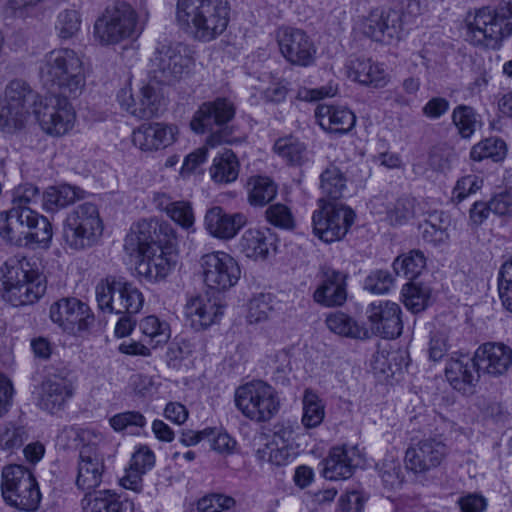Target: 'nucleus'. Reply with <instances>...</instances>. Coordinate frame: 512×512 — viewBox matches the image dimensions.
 I'll return each instance as SVG.
<instances>
[{
	"label": "nucleus",
	"instance_id": "nucleus-1",
	"mask_svg": "<svg viewBox=\"0 0 512 512\" xmlns=\"http://www.w3.org/2000/svg\"><path fill=\"white\" fill-rule=\"evenodd\" d=\"M88 73L83 56L70 48H58L46 53L39 64L42 85L71 99L78 98L84 92Z\"/></svg>",
	"mask_w": 512,
	"mask_h": 512
},
{
	"label": "nucleus",
	"instance_id": "nucleus-2",
	"mask_svg": "<svg viewBox=\"0 0 512 512\" xmlns=\"http://www.w3.org/2000/svg\"><path fill=\"white\" fill-rule=\"evenodd\" d=\"M230 6L227 0H177L176 21L194 40L210 42L227 29Z\"/></svg>",
	"mask_w": 512,
	"mask_h": 512
},
{
	"label": "nucleus",
	"instance_id": "nucleus-3",
	"mask_svg": "<svg viewBox=\"0 0 512 512\" xmlns=\"http://www.w3.org/2000/svg\"><path fill=\"white\" fill-rule=\"evenodd\" d=\"M0 272L2 298L13 307L33 305L46 292L44 275L24 257L8 259Z\"/></svg>",
	"mask_w": 512,
	"mask_h": 512
},
{
	"label": "nucleus",
	"instance_id": "nucleus-4",
	"mask_svg": "<svg viewBox=\"0 0 512 512\" xmlns=\"http://www.w3.org/2000/svg\"><path fill=\"white\" fill-rule=\"evenodd\" d=\"M466 39L474 45L495 47L507 36H512V1L496 11L481 8L465 18Z\"/></svg>",
	"mask_w": 512,
	"mask_h": 512
},
{
	"label": "nucleus",
	"instance_id": "nucleus-5",
	"mask_svg": "<svg viewBox=\"0 0 512 512\" xmlns=\"http://www.w3.org/2000/svg\"><path fill=\"white\" fill-rule=\"evenodd\" d=\"M104 224L98 208L83 203L72 209L63 223V241L73 251H83L95 246L101 239Z\"/></svg>",
	"mask_w": 512,
	"mask_h": 512
},
{
	"label": "nucleus",
	"instance_id": "nucleus-6",
	"mask_svg": "<svg viewBox=\"0 0 512 512\" xmlns=\"http://www.w3.org/2000/svg\"><path fill=\"white\" fill-rule=\"evenodd\" d=\"M142 29L137 11L126 2H118L95 21L94 37L101 45H112L138 37Z\"/></svg>",
	"mask_w": 512,
	"mask_h": 512
},
{
	"label": "nucleus",
	"instance_id": "nucleus-7",
	"mask_svg": "<svg viewBox=\"0 0 512 512\" xmlns=\"http://www.w3.org/2000/svg\"><path fill=\"white\" fill-rule=\"evenodd\" d=\"M235 405L245 418L256 423H266L276 416L281 403L275 388L257 380L236 389Z\"/></svg>",
	"mask_w": 512,
	"mask_h": 512
},
{
	"label": "nucleus",
	"instance_id": "nucleus-8",
	"mask_svg": "<svg viewBox=\"0 0 512 512\" xmlns=\"http://www.w3.org/2000/svg\"><path fill=\"white\" fill-rule=\"evenodd\" d=\"M2 496L7 504L21 511L37 510L41 500L38 483L32 472L22 465H8L2 470Z\"/></svg>",
	"mask_w": 512,
	"mask_h": 512
},
{
	"label": "nucleus",
	"instance_id": "nucleus-9",
	"mask_svg": "<svg viewBox=\"0 0 512 512\" xmlns=\"http://www.w3.org/2000/svg\"><path fill=\"white\" fill-rule=\"evenodd\" d=\"M82 446L79 449L75 485L82 491L97 488L103 479L106 466L101 450L103 437L90 429H83L79 434Z\"/></svg>",
	"mask_w": 512,
	"mask_h": 512
},
{
	"label": "nucleus",
	"instance_id": "nucleus-10",
	"mask_svg": "<svg viewBox=\"0 0 512 512\" xmlns=\"http://www.w3.org/2000/svg\"><path fill=\"white\" fill-rule=\"evenodd\" d=\"M98 307L109 314H135L144 303L142 293L131 283L113 276L101 280L95 289Z\"/></svg>",
	"mask_w": 512,
	"mask_h": 512
},
{
	"label": "nucleus",
	"instance_id": "nucleus-11",
	"mask_svg": "<svg viewBox=\"0 0 512 512\" xmlns=\"http://www.w3.org/2000/svg\"><path fill=\"white\" fill-rule=\"evenodd\" d=\"M69 99L66 95L54 93L35 103L33 113L45 134L61 137L74 128L77 116Z\"/></svg>",
	"mask_w": 512,
	"mask_h": 512
},
{
	"label": "nucleus",
	"instance_id": "nucleus-12",
	"mask_svg": "<svg viewBox=\"0 0 512 512\" xmlns=\"http://www.w3.org/2000/svg\"><path fill=\"white\" fill-rule=\"evenodd\" d=\"M319 209L312 216L313 230L322 241L331 243L342 239L354 221V211L336 202L318 201Z\"/></svg>",
	"mask_w": 512,
	"mask_h": 512
},
{
	"label": "nucleus",
	"instance_id": "nucleus-13",
	"mask_svg": "<svg viewBox=\"0 0 512 512\" xmlns=\"http://www.w3.org/2000/svg\"><path fill=\"white\" fill-rule=\"evenodd\" d=\"M151 61L155 78L167 84L182 79L194 65L189 48L181 43L162 45Z\"/></svg>",
	"mask_w": 512,
	"mask_h": 512
},
{
	"label": "nucleus",
	"instance_id": "nucleus-14",
	"mask_svg": "<svg viewBox=\"0 0 512 512\" xmlns=\"http://www.w3.org/2000/svg\"><path fill=\"white\" fill-rule=\"evenodd\" d=\"M275 38L280 54L289 64L306 68L315 63L317 48L304 30L282 26L276 30Z\"/></svg>",
	"mask_w": 512,
	"mask_h": 512
},
{
	"label": "nucleus",
	"instance_id": "nucleus-15",
	"mask_svg": "<svg viewBox=\"0 0 512 512\" xmlns=\"http://www.w3.org/2000/svg\"><path fill=\"white\" fill-rule=\"evenodd\" d=\"M359 28L373 41L391 44L400 39L403 28L402 14L392 8H374L362 17Z\"/></svg>",
	"mask_w": 512,
	"mask_h": 512
},
{
	"label": "nucleus",
	"instance_id": "nucleus-16",
	"mask_svg": "<svg viewBox=\"0 0 512 512\" xmlns=\"http://www.w3.org/2000/svg\"><path fill=\"white\" fill-rule=\"evenodd\" d=\"M448 454L449 448L442 440L428 437L409 445L404 462L409 471L423 475L441 466Z\"/></svg>",
	"mask_w": 512,
	"mask_h": 512
},
{
	"label": "nucleus",
	"instance_id": "nucleus-17",
	"mask_svg": "<svg viewBox=\"0 0 512 512\" xmlns=\"http://www.w3.org/2000/svg\"><path fill=\"white\" fill-rule=\"evenodd\" d=\"M205 284L218 291L227 290L240 279L237 261L228 253L217 251L205 254L200 260Z\"/></svg>",
	"mask_w": 512,
	"mask_h": 512
},
{
	"label": "nucleus",
	"instance_id": "nucleus-18",
	"mask_svg": "<svg viewBox=\"0 0 512 512\" xmlns=\"http://www.w3.org/2000/svg\"><path fill=\"white\" fill-rule=\"evenodd\" d=\"M176 235H172L158 246L141 255L136 266L138 274L149 281L164 279L177 261Z\"/></svg>",
	"mask_w": 512,
	"mask_h": 512
},
{
	"label": "nucleus",
	"instance_id": "nucleus-19",
	"mask_svg": "<svg viewBox=\"0 0 512 512\" xmlns=\"http://www.w3.org/2000/svg\"><path fill=\"white\" fill-rule=\"evenodd\" d=\"M174 234V230L168 224H159L152 219H142L130 228L124 240V249L128 254L140 257L149 252L152 246H158L164 242L160 235L168 239Z\"/></svg>",
	"mask_w": 512,
	"mask_h": 512
},
{
	"label": "nucleus",
	"instance_id": "nucleus-20",
	"mask_svg": "<svg viewBox=\"0 0 512 512\" xmlns=\"http://www.w3.org/2000/svg\"><path fill=\"white\" fill-rule=\"evenodd\" d=\"M13 217L17 218L16 229L21 232L18 236L19 246L47 243L51 240L53 231L49 220L39 215L30 207H12Z\"/></svg>",
	"mask_w": 512,
	"mask_h": 512
},
{
	"label": "nucleus",
	"instance_id": "nucleus-21",
	"mask_svg": "<svg viewBox=\"0 0 512 512\" xmlns=\"http://www.w3.org/2000/svg\"><path fill=\"white\" fill-rule=\"evenodd\" d=\"M178 135L179 129L174 124L147 122L133 130L131 141L142 152H156L173 145Z\"/></svg>",
	"mask_w": 512,
	"mask_h": 512
},
{
	"label": "nucleus",
	"instance_id": "nucleus-22",
	"mask_svg": "<svg viewBox=\"0 0 512 512\" xmlns=\"http://www.w3.org/2000/svg\"><path fill=\"white\" fill-rule=\"evenodd\" d=\"M474 360L479 373L500 377L512 367V348L502 342H486L476 349Z\"/></svg>",
	"mask_w": 512,
	"mask_h": 512
},
{
	"label": "nucleus",
	"instance_id": "nucleus-23",
	"mask_svg": "<svg viewBox=\"0 0 512 512\" xmlns=\"http://www.w3.org/2000/svg\"><path fill=\"white\" fill-rule=\"evenodd\" d=\"M371 330L384 338H396L401 335L403 324L401 308L390 301H375L369 304L366 310Z\"/></svg>",
	"mask_w": 512,
	"mask_h": 512
},
{
	"label": "nucleus",
	"instance_id": "nucleus-24",
	"mask_svg": "<svg viewBox=\"0 0 512 512\" xmlns=\"http://www.w3.org/2000/svg\"><path fill=\"white\" fill-rule=\"evenodd\" d=\"M50 317L71 332L84 330L93 321L88 305L77 298H63L52 304Z\"/></svg>",
	"mask_w": 512,
	"mask_h": 512
},
{
	"label": "nucleus",
	"instance_id": "nucleus-25",
	"mask_svg": "<svg viewBox=\"0 0 512 512\" xmlns=\"http://www.w3.org/2000/svg\"><path fill=\"white\" fill-rule=\"evenodd\" d=\"M235 107L226 98H217L214 101L203 103L195 112L191 122V129L203 134L212 129L213 125L222 126L233 119Z\"/></svg>",
	"mask_w": 512,
	"mask_h": 512
},
{
	"label": "nucleus",
	"instance_id": "nucleus-26",
	"mask_svg": "<svg viewBox=\"0 0 512 512\" xmlns=\"http://www.w3.org/2000/svg\"><path fill=\"white\" fill-rule=\"evenodd\" d=\"M184 310L186 319L195 330H204L216 324L224 313L220 301L207 294L190 297Z\"/></svg>",
	"mask_w": 512,
	"mask_h": 512
},
{
	"label": "nucleus",
	"instance_id": "nucleus-27",
	"mask_svg": "<svg viewBox=\"0 0 512 512\" xmlns=\"http://www.w3.org/2000/svg\"><path fill=\"white\" fill-rule=\"evenodd\" d=\"M481 373L475 365L474 356H461L451 358L445 367V377L449 384L464 395H472L475 392L476 384Z\"/></svg>",
	"mask_w": 512,
	"mask_h": 512
},
{
	"label": "nucleus",
	"instance_id": "nucleus-28",
	"mask_svg": "<svg viewBox=\"0 0 512 512\" xmlns=\"http://www.w3.org/2000/svg\"><path fill=\"white\" fill-rule=\"evenodd\" d=\"M322 274V284L313 294L314 301L326 307L342 306L347 299L346 276L329 267H324Z\"/></svg>",
	"mask_w": 512,
	"mask_h": 512
},
{
	"label": "nucleus",
	"instance_id": "nucleus-29",
	"mask_svg": "<svg viewBox=\"0 0 512 512\" xmlns=\"http://www.w3.org/2000/svg\"><path fill=\"white\" fill-rule=\"evenodd\" d=\"M358 451L355 447H333L323 461L322 474L329 480L348 479L352 476Z\"/></svg>",
	"mask_w": 512,
	"mask_h": 512
},
{
	"label": "nucleus",
	"instance_id": "nucleus-30",
	"mask_svg": "<svg viewBox=\"0 0 512 512\" xmlns=\"http://www.w3.org/2000/svg\"><path fill=\"white\" fill-rule=\"evenodd\" d=\"M204 222L212 236L231 239L246 224L247 217L242 213L228 214L221 207L215 206L206 212Z\"/></svg>",
	"mask_w": 512,
	"mask_h": 512
},
{
	"label": "nucleus",
	"instance_id": "nucleus-31",
	"mask_svg": "<svg viewBox=\"0 0 512 512\" xmlns=\"http://www.w3.org/2000/svg\"><path fill=\"white\" fill-rule=\"evenodd\" d=\"M346 75L354 82L374 88H383L389 82V75L384 67L370 59L348 61Z\"/></svg>",
	"mask_w": 512,
	"mask_h": 512
},
{
	"label": "nucleus",
	"instance_id": "nucleus-32",
	"mask_svg": "<svg viewBox=\"0 0 512 512\" xmlns=\"http://www.w3.org/2000/svg\"><path fill=\"white\" fill-rule=\"evenodd\" d=\"M72 393V386L67 380L57 376L48 378L41 384L38 405L43 410L56 413L64 407Z\"/></svg>",
	"mask_w": 512,
	"mask_h": 512
},
{
	"label": "nucleus",
	"instance_id": "nucleus-33",
	"mask_svg": "<svg viewBox=\"0 0 512 512\" xmlns=\"http://www.w3.org/2000/svg\"><path fill=\"white\" fill-rule=\"evenodd\" d=\"M83 512H134V502L111 490L86 494L81 501Z\"/></svg>",
	"mask_w": 512,
	"mask_h": 512
},
{
	"label": "nucleus",
	"instance_id": "nucleus-34",
	"mask_svg": "<svg viewBox=\"0 0 512 512\" xmlns=\"http://www.w3.org/2000/svg\"><path fill=\"white\" fill-rule=\"evenodd\" d=\"M315 116L319 125L334 133H347L355 125V115L346 108L319 105L316 108Z\"/></svg>",
	"mask_w": 512,
	"mask_h": 512
},
{
	"label": "nucleus",
	"instance_id": "nucleus-35",
	"mask_svg": "<svg viewBox=\"0 0 512 512\" xmlns=\"http://www.w3.org/2000/svg\"><path fill=\"white\" fill-rule=\"evenodd\" d=\"M325 323L331 332L342 337L356 340L370 337L369 329L364 324L342 311L330 313L326 317Z\"/></svg>",
	"mask_w": 512,
	"mask_h": 512
},
{
	"label": "nucleus",
	"instance_id": "nucleus-36",
	"mask_svg": "<svg viewBox=\"0 0 512 512\" xmlns=\"http://www.w3.org/2000/svg\"><path fill=\"white\" fill-rule=\"evenodd\" d=\"M240 163L232 150H225L216 156L209 168L211 180L216 184H229L239 175Z\"/></svg>",
	"mask_w": 512,
	"mask_h": 512
},
{
	"label": "nucleus",
	"instance_id": "nucleus-37",
	"mask_svg": "<svg viewBox=\"0 0 512 512\" xmlns=\"http://www.w3.org/2000/svg\"><path fill=\"white\" fill-rule=\"evenodd\" d=\"M272 243L266 231L260 229H248L240 238V251L253 260L267 258Z\"/></svg>",
	"mask_w": 512,
	"mask_h": 512
},
{
	"label": "nucleus",
	"instance_id": "nucleus-38",
	"mask_svg": "<svg viewBox=\"0 0 512 512\" xmlns=\"http://www.w3.org/2000/svg\"><path fill=\"white\" fill-rule=\"evenodd\" d=\"M139 329L144 337V341L151 347L166 344L171 337V329L166 321L160 320L155 315H149L141 319Z\"/></svg>",
	"mask_w": 512,
	"mask_h": 512
},
{
	"label": "nucleus",
	"instance_id": "nucleus-39",
	"mask_svg": "<svg viewBox=\"0 0 512 512\" xmlns=\"http://www.w3.org/2000/svg\"><path fill=\"white\" fill-rule=\"evenodd\" d=\"M325 417V405L319 395L310 388L305 389L302 398L301 423L306 429L318 427Z\"/></svg>",
	"mask_w": 512,
	"mask_h": 512
},
{
	"label": "nucleus",
	"instance_id": "nucleus-40",
	"mask_svg": "<svg viewBox=\"0 0 512 512\" xmlns=\"http://www.w3.org/2000/svg\"><path fill=\"white\" fill-rule=\"evenodd\" d=\"M81 197V190L70 185L49 187L43 194V208L46 211H56L73 204Z\"/></svg>",
	"mask_w": 512,
	"mask_h": 512
},
{
	"label": "nucleus",
	"instance_id": "nucleus-41",
	"mask_svg": "<svg viewBox=\"0 0 512 512\" xmlns=\"http://www.w3.org/2000/svg\"><path fill=\"white\" fill-rule=\"evenodd\" d=\"M35 98L36 95L26 82L13 80L7 85L3 99L12 106V109L24 114V118L27 119L28 110L26 105L32 101L35 104Z\"/></svg>",
	"mask_w": 512,
	"mask_h": 512
},
{
	"label": "nucleus",
	"instance_id": "nucleus-42",
	"mask_svg": "<svg viewBox=\"0 0 512 512\" xmlns=\"http://www.w3.org/2000/svg\"><path fill=\"white\" fill-rule=\"evenodd\" d=\"M450 225V219L447 214L435 211L429 215V218L420 226L423 239L434 245L444 243L448 239L447 229Z\"/></svg>",
	"mask_w": 512,
	"mask_h": 512
},
{
	"label": "nucleus",
	"instance_id": "nucleus-43",
	"mask_svg": "<svg viewBox=\"0 0 512 512\" xmlns=\"http://www.w3.org/2000/svg\"><path fill=\"white\" fill-rule=\"evenodd\" d=\"M155 200L167 215L183 228L189 229L194 223L191 205L185 201L169 202L165 194H157Z\"/></svg>",
	"mask_w": 512,
	"mask_h": 512
},
{
	"label": "nucleus",
	"instance_id": "nucleus-44",
	"mask_svg": "<svg viewBox=\"0 0 512 512\" xmlns=\"http://www.w3.org/2000/svg\"><path fill=\"white\" fill-rule=\"evenodd\" d=\"M138 95L139 110L136 112L137 118H149L160 111L164 98L158 85L146 84L141 87Z\"/></svg>",
	"mask_w": 512,
	"mask_h": 512
},
{
	"label": "nucleus",
	"instance_id": "nucleus-45",
	"mask_svg": "<svg viewBox=\"0 0 512 512\" xmlns=\"http://www.w3.org/2000/svg\"><path fill=\"white\" fill-rule=\"evenodd\" d=\"M277 194L274 182L263 176L251 177L248 181V201L253 206H264Z\"/></svg>",
	"mask_w": 512,
	"mask_h": 512
},
{
	"label": "nucleus",
	"instance_id": "nucleus-46",
	"mask_svg": "<svg viewBox=\"0 0 512 512\" xmlns=\"http://www.w3.org/2000/svg\"><path fill=\"white\" fill-rule=\"evenodd\" d=\"M426 265L424 254L419 250H412L397 257L393 263L397 275L414 279L421 274Z\"/></svg>",
	"mask_w": 512,
	"mask_h": 512
},
{
	"label": "nucleus",
	"instance_id": "nucleus-47",
	"mask_svg": "<svg viewBox=\"0 0 512 512\" xmlns=\"http://www.w3.org/2000/svg\"><path fill=\"white\" fill-rule=\"evenodd\" d=\"M274 150L291 165H300L306 159V147L294 137L278 139L274 144Z\"/></svg>",
	"mask_w": 512,
	"mask_h": 512
},
{
	"label": "nucleus",
	"instance_id": "nucleus-48",
	"mask_svg": "<svg viewBox=\"0 0 512 512\" xmlns=\"http://www.w3.org/2000/svg\"><path fill=\"white\" fill-rule=\"evenodd\" d=\"M506 150V144L503 140L490 137L475 144L471 149L470 157L474 161H481L486 158L499 161L505 157Z\"/></svg>",
	"mask_w": 512,
	"mask_h": 512
},
{
	"label": "nucleus",
	"instance_id": "nucleus-49",
	"mask_svg": "<svg viewBox=\"0 0 512 512\" xmlns=\"http://www.w3.org/2000/svg\"><path fill=\"white\" fill-rule=\"evenodd\" d=\"M320 188L327 198L337 200L342 197L346 179L339 168L331 166L321 174Z\"/></svg>",
	"mask_w": 512,
	"mask_h": 512
},
{
	"label": "nucleus",
	"instance_id": "nucleus-50",
	"mask_svg": "<svg viewBox=\"0 0 512 512\" xmlns=\"http://www.w3.org/2000/svg\"><path fill=\"white\" fill-rule=\"evenodd\" d=\"M274 297L270 293L254 295L248 303L247 320L251 324L268 320L273 311Z\"/></svg>",
	"mask_w": 512,
	"mask_h": 512
},
{
	"label": "nucleus",
	"instance_id": "nucleus-51",
	"mask_svg": "<svg viewBox=\"0 0 512 512\" xmlns=\"http://www.w3.org/2000/svg\"><path fill=\"white\" fill-rule=\"evenodd\" d=\"M80 27L81 17L78 11L66 9L58 14L55 29L60 39L67 40L74 37L79 32Z\"/></svg>",
	"mask_w": 512,
	"mask_h": 512
},
{
	"label": "nucleus",
	"instance_id": "nucleus-52",
	"mask_svg": "<svg viewBox=\"0 0 512 512\" xmlns=\"http://www.w3.org/2000/svg\"><path fill=\"white\" fill-rule=\"evenodd\" d=\"M258 453L262 459L275 466L288 464L293 456L292 447L287 443H278L271 440Z\"/></svg>",
	"mask_w": 512,
	"mask_h": 512
},
{
	"label": "nucleus",
	"instance_id": "nucleus-53",
	"mask_svg": "<svg viewBox=\"0 0 512 512\" xmlns=\"http://www.w3.org/2000/svg\"><path fill=\"white\" fill-rule=\"evenodd\" d=\"M27 437L24 427L9 423L5 425L0 432V449L8 453H13L15 450L22 447Z\"/></svg>",
	"mask_w": 512,
	"mask_h": 512
},
{
	"label": "nucleus",
	"instance_id": "nucleus-54",
	"mask_svg": "<svg viewBox=\"0 0 512 512\" xmlns=\"http://www.w3.org/2000/svg\"><path fill=\"white\" fill-rule=\"evenodd\" d=\"M452 119L461 136L465 138L470 137L479 124L474 109L464 105L454 109Z\"/></svg>",
	"mask_w": 512,
	"mask_h": 512
},
{
	"label": "nucleus",
	"instance_id": "nucleus-55",
	"mask_svg": "<svg viewBox=\"0 0 512 512\" xmlns=\"http://www.w3.org/2000/svg\"><path fill=\"white\" fill-rule=\"evenodd\" d=\"M416 200L412 197L399 198L388 210L387 216L391 224L401 225L415 215Z\"/></svg>",
	"mask_w": 512,
	"mask_h": 512
},
{
	"label": "nucleus",
	"instance_id": "nucleus-56",
	"mask_svg": "<svg viewBox=\"0 0 512 512\" xmlns=\"http://www.w3.org/2000/svg\"><path fill=\"white\" fill-rule=\"evenodd\" d=\"M402 294L406 308L413 313H418L426 308L429 295L423 287L410 283L404 286Z\"/></svg>",
	"mask_w": 512,
	"mask_h": 512
},
{
	"label": "nucleus",
	"instance_id": "nucleus-57",
	"mask_svg": "<svg viewBox=\"0 0 512 512\" xmlns=\"http://www.w3.org/2000/svg\"><path fill=\"white\" fill-rule=\"evenodd\" d=\"M267 221L282 229H292L295 226L294 217L289 207L284 204H273L265 212Z\"/></svg>",
	"mask_w": 512,
	"mask_h": 512
},
{
	"label": "nucleus",
	"instance_id": "nucleus-58",
	"mask_svg": "<svg viewBox=\"0 0 512 512\" xmlns=\"http://www.w3.org/2000/svg\"><path fill=\"white\" fill-rule=\"evenodd\" d=\"M235 506V500L223 494H208L199 499L197 509L199 512H223Z\"/></svg>",
	"mask_w": 512,
	"mask_h": 512
},
{
	"label": "nucleus",
	"instance_id": "nucleus-59",
	"mask_svg": "<svg viewBox=\"0 0 512 512\" xmlns=\"http://www.w3.org/2000/svg\"><path fill=\"white\" fill-rule=\"evenodd\" d=\"M498 290L503 306L512 312V258L501 267Z\"/></svg>",
	"mask_w": 512,
	"mask_h": 512
},
{
	"label": "nucleus",
	"instance_id": "nucleus-60",
	"mask_svg": "<svg viewBox=\"0 0 512 512\" xmlns=\"http://www.w3.org/2000/svg\"><path fill=\"white\" fill-rule=\"evenodd\" d=\"M26 119L4 99L0 100V129L12 131L22 128Z\"/></svg>",
	"mask_w": 512,
	"mask_h": 512
},
{
	"label": "nucleus",
	"instance_id": "nucleus-61",
	"mask_svg": "<svg viewBox=\"0 0 512 512\" xmlns=\"http://www.w3.org/2000/svg\"><path fill=\"white\" fill-rule=\"evenodd\" d=\"M482 185L483 180L477 175H466L457 181L452 193L453 199L461 202L481 189Z\"/></svg>",
	"mask_w": 512,
	"mask_h": 512
},
{
	"label": "nucleus",
	"instance_id": "nucleus-62",
	"mask_svg": "<svg viewBox=\"0 0 512 512\" xmlns=\"http://www.w3.org/2000/svg\"><path fill=\"white\" fill-rule=\"evenodd\" d=\"M380 476L385 487L390 490L400 488L403 483L402 469L400 465L394 461H389L382 465Z\"/></svg>",
	"mask_w": 512,
	"mask_h": 512
},
{
	"label": "nucleus",
	"instance_id": "nucleus-63",
	"mask_svg": "<svg viewBox=\"0 0 512 512\" xmlns=\"http://www.w3.org/2000/svg\"><path fill=\"white\" fill-rule=\"evenodd\" d=\"M17 218L13 217L12 210L0 213V237L13 245L19 246L18 236L21 232L16 229Z\"/></svg>",
	"mask_w": 512,
	"mask_h": 512
},
{
	"label": "nucleus",
	"instance_id": "nucleus-64",
	"mask_svg": "<svg viewBox=\"0 0 512 512\" xmlns=\"http://www.w3.org/2000/svg\"><path fill=\"white\" fill-rule=\"evenodd\" d=\"M146 424L145 417L137 411H127L114 415L110 419V425L116 431H121L127 427H144Z\"/></svg>",
	"mask_w": 512,
	"mask_h": 512
}]
</instances>
